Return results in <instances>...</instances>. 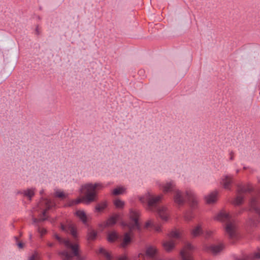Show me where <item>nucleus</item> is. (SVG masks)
Masks as SVG:
<instances>
[{
	"mask_svg": "<svg viewBox=\"0 0 260 260\" xmlns=\"http://www.w3.org/2000/svg\"><path fill=\"white\" fill-rule=\"evenodd\" d=\"M157 184L165 193L174 192V201L178 206H183L185 202L189 203L190 209L185 213V219L187 221H190L194 217V198L192 192L186 191L185 193H184L180 190L176 189L173 181L160 182Z\"/></svg>",
	"mask_w": 260,
	"mask_h": 260,
	"instance_id": "f257e3e1",
	"label": "nucleus"
},
{
	"mask_svg": "<svg viewBox=\"0 0 260 260\" xmlns=\"http://www.w3.org/2000/svg\"><path fill=\"white\" fill-rule=\"evenodd\" d=\"M162 197V194L154 197L150 192H147L144 195L140 197L139 200L142 203L147 206L148 209L156 212L162 220L167 221L169 217L167 208L157 205Z\"/></svg>",
	"mask_w": 260,
	"mask_h": 260,
	"instance_id": "f03ea898",
	"label": "nucleus"
},
{
	"mask_svg": "<svg viewBox=\"0 0 260 260\" xmlns=\"http://www.w3.org/2000/svg\"><path fill=\"white\" fill-rule=\"evenodd\" d=\"M214 219L225 223V231L232 242L238 240L239 236L235 217L227 213L224 210L219 211L215 216Z\"/></svg>",
	"mask_w": 260,
	"mask_h": 260,
	"instance_id": "7ed1b4c3",
	"label": "nucleus"
},
{
	"mask_svg": "<svg viewBox=\"0 0 260 260\" xmlns=\"http://www.w3.org/2000/svg\"><path fill=\"white\" fill-rule=\"evenodd\" d=\"M140 216V211L138 209L131 208L129 211V218L130 222L129 223V231L124 234L123 241L121 243V246L125 247L131 242V236L133 234V231H137L140 233L142 230L141 225L139 222V217Z\"/></svg>",
	"mask_w": 260,
	"mask_h": 260,
	"instance_id": "20e7f679",
	"label": "nucleus"
},
{
	"mask_svg": "<svg viewBox=\"0 0 260 260\" xmlns=\"http://www.w3.org/2000/svg\"><path fill=\"white\" fill-rule=\"evenodd\" d=\"M54 237L60 244H64L67 248L71 249L72 251V253L67 250L60 251L59 255L62 260H73L74 256L76 257L77 260H85L84 256L79 254V245L77 243L73 244L69 239L62 238L57 234H55Z\"/></svg>",
	"mask_w": 260,
	"mask_h": 260,
	"instance_id": "39448f33",
	"label": "nucleus"
},
{
	"mask_svg": "<svg viewBox=\"0 0 260 260\" xmlns=\"http://www.w3.org/2000/svg\"><path fill=\"white\" fill-rule=\"evenodd\" d=\"M104 187V184L101 182L87 183L81 186L80 191L85 193L83 200L86 203H89L95 200L97 191L102 190Z\"/></svg>",
	"mask_w": 260,
	"mask_h": 260,
	"instance_id": "423d86ee",
	"label": "nucleus"
},
{
	"mask_svg": "<svg viewBox=\"0 0 260 260\" xmlns=\"http://www.w3.org/2000/svg\"><path fill=\"white\" fill-rule=\"evenodd\" d=\"M253 188L250 184L246 185H239L238 186L237 195L233 201V204L235 205H240L243 202V194L246 192L252 191Z\"/></svg>",
	"mask_w": 260,
	"mask_h": 260,
	"instance_id": "0eeeda50",
	"label": "nucleus"
},
{
	"mask_svg": "<svg viewBox=\"0 0 260 260\" xmlns=\"http://www.w3.org/2000/svg\"><path fill=\"white\" fill-rule=\"evenodd\" d=\"M193 246L189 243L185 244L183 248L180 251V256L182 260H193Z\"/></svg>",
	"mask_w": 260,
	"mask_h": 260,
	"instance_id": "6e6552de",
	"label": "nucleus"
},
{
	"mask_svg": "<svg viewBox=\"0 0 260 260\" xmlns=\"http://www.w3.org/2000/svg\"><path fill=\"white\" fill-rule=\"evenodd\" d=\"M259 201L258 197H253L249 202V210L254 211L260 216Z\"/></svg>",
	"mask_w": 260,
	"mask_h": 260,
	"instance_id": "1a4fd4ad",
	"label": "nucleus"
},
{
	"mask_svg": "<svg viewBox=\"0 0 260 260\" xmlns=\"http://www.w3.org/2000/svg\"><path fill=\"white\" fill-rule=\"evenodd\" d=\"M42 204L45 205L46 209L42 212V217L41 220H44L46 219V212L47 211L55 206V203L50 199L42 198Z\"/></svg>",
	"mask_w": 260,
	"mask_h": 260,
	"instance_id": "9d476101",
	"label": "nucleus"
},
{
	"mask_svg": "<svg viewBox=\"0 0 260 260\" xmlns=\"http://www.w3.org/2000/svg\"><path fill=\"white\" fill-rule=\"evenodd\" d=\"M233 177L231 175H224L222 176L220 182L223 185L224 188L226 189H231V185L233 182Z\"/></svg>",
	"mask_w": 260,
	"mask_h": 260,
	"instance_id": "9b49d317",
	"label": "nucleus"
},
{
	"mask_svg": "<svg viewBox=\"0 0 260 260\" xmlns=\"http://www.w3.org/2000/svg\"><path fill=\"white\" fill-rule=\"evenodd\" d=\"M218 192L217 190L211 192L205 197V200L207 204H211L215 203L218 199Z\"/></svg>",
	"mask_w": 260,
	"mask_h": 260,
	"instance_id": "f8f14e48",
	"label": "nucleus"
},
{
	"mask_svg": "<svg viewBox=\"0 0 260 260\" xmlns=\"http://www.w3.org/2000/svg\"><path fill=\"white\" fill-rule=\"evenodd\" d=\"M35 193V188H30L19 191L18 193L22 194L24 197L27 198L29 201H31L32 198L34 196Z\"/></svg>",
	"mask_w": 260,
	"mask_h": 260,
	"instance_id": "ddd939ff",
	"label": "nucleus"
},
{
	"mask_svg": "<svg viewBox=\"0 0 260 260\" xmlns=\"http://www.w3.org/2000/svg\"><path fill=\"white\" fill-rule=\"evenodd\" d=\"M120 218L119 214L116 213L109 217V218L104 222V226H111L115 224L117 220Z\"/></svg>",
	"mask_w": 260,
	"mask_h": 260,
	"instance_id": "4468645a",
	"label": "nucleus"
},
{
	"mask_svg": "<svg viewBox=\"0 0 260 260\" xmlns=\"http://www.w3.org/2000/svg\"><path fill=\"white\" fill-rule=\"evenodd\" d=\"M157 252V249L155 247L149 246L146 248V255L152 258V260H159V259L155 257Z\"/></svg>",
	"mask_w": 260,
	"mask_h": 260,
	"instance_id": "2eb2a0df",
	"label": "nucleus"
},
{
	"mask_svg": "<svg viewBox=\"0 0 260 260\" xmlns=\"http://www.w3.org/2000/svg\"><path fill=\"white\" fill-rule=\"evenodd\" d=\"M224 248V245L222 243L217 244H212L208 247V250L213 254H217L221 251Z\"/></svg>",
	"mask_w": 260,
	"mask_h": 260,
	"instance_id": "dca6fc26",
	"label": "nucleus"
},
{
	"mask_svg": "<svg viewBox=\"0 0 260 260\" xmlns=\"http://www.w3.org/2000/svg\"><path fill=\"white\" fill-rule=\"evenodd\" d=\"M146 228H151L152 230H155L156 232H159L161 231V225L159 224L155 223L152 220L147 221L145 225Z\"/></svg>",
	"mask_w": 260,
	"mask_h": 260,
	"instance_id": "f3484780",
	"label": "nucleus"
},
{
	"mask_svg": "<svg viewBox=\"0 0 260 260\" xmlns=\"http://www.w3.org/2000/svg\"><path fill=\"white\" fill-rule=\"evenodd\" d=\"M175 241L172 239L165 241L163 243V246L168 252L171 251L175 247Z\"/></svg>",
	"mask_w": 260,
	"mask_h": 260,
	"instance_id": "a211bd4d",
	"label": "nucleus"
},
{
	"mask_svg": "<svg viewBox=\"0 0 260 260\" xmlns=\"http://www.w3.org/2000/svg\"><path fill=\"white\" fill-rule=\"evenodd\" d=\"M260 259V251L255 252L252 255L242 256L241 257L237 258L236 260H255Z\"/></svg>",
	"mask_w": 260,
	"mask_h": 260,
	"instance_id": "6ab92c4d",
	"label": "nucleus"
},
{
	"mask_svg": "<svg viewBox=\"0 0 260 260\" xmlns=\"http://www.w3.org/2000/svg\"><path fill=\"white\" fill-rule=\"evenodd\" d=\"M75 215L80 219V220L84 224L87 223V216L85 212L83 210H77L75 213Z\"/></svg>",
	"mask_w": 260,
	"mask_h": 260,
	"instance_id": "aec40b11",
	"label": "nucleus"
},
{
	"mask_svg": "<svg viewBox=\"0 0 260 260\" xmlns=\"http://www.w3.org/2000/svg\"><path fill=\"white\" fill-rule=\"evenodd\" d=\"M126 188L122 186H117L116 188H114L112 191V193L114 196H118L120 194H124L126 192Z\"/></svg>",
	"mask_w": 260,
	"mask_h": 260,
	"instance_id": "412c9836",
	"label": "nucleus"
},
{
	"mask_svg": "<svg viewBox=\"0 0 260 260\" xmlns=\"http://www.w3.org/2000/svg\"><path fill=\"white\" fill-rule=\"evenodd\" d=\"M113 204L115 207L118 209H122L125 206V202L119 199H115L113 201Z\"/></svg>",
	"mask_w": 260,
	"mask_h": 260,
	"instance_id": "4be33fe9",
	"label": "nucleus"
},
{
	"mask_svg": "<svg viewBox=\"0 0 260 260\" xmlns=\"http://www.w3.org/2000/svg\"><path fill=\"white\" fill-rule=\"evenodd\" d=\"M108 203L106 201H103L98 204L95 207V210L97 212H102L107 208Z\"/></svg>",
	"mask_w": 260,
	"mask_h": 260,
	"instance_id": "5701e85b",
	"label": "nucleus"
},
{
	"mask_svg": "<svg viewBox=\"0 0 260 260\" xmlns=\"http://www.w3.org/2000/svg\"><path fill=\"white\" fill-rule=\"evenodd\" d=\"M118 238V235L115 232H112L108 235V241L110 242H113Z\"/></svg>",
	"mask_w": 260,
	"mask_h": 260,
	"instance_id": "b1692460",
	"label": "nucleus"
},
{
	"mask_svg": "<svg viewBox=\"0 0 260 260\" xmlns=\"http://www.w3.org/2000/svg\"><path fill=\"white\" fill-rule=\"evenodd\" d=\"M88 240H93L97 236V233L93 230H89L87 234Z\"/></svg>",
	"mask_w": 260,
	"mask_h": 260,
	"instance_id": "393cba45",
	"label": "nucleus"
},
{
	"mask_svg": "<svg viewBox=\"0 0 260 260\" xmlns=\"http://www.w3.org/2000/svg\"><path fill=\"white\" fill-rule=\"evenodd\" d=\"M169 236L170 238H175L177 239H180L181 238V235L180 233L176 230L171 231L169 233Z\"/></svg>",
	"mask_w": 260,
	"mask_h": 260,
	"instance_id": "a878e982",
	"label": "nucleus"
},
{
	"mask_svg": "<svg viewBox=\"0 0 260 260\" xmlns=\"http://www.w3.org/2000/svg\"><path fill=\"white\" fill-rule=\"evenodd\" d=\"M99 253L102 254L105 256L107 260H111V257L110 253L104 248H100Z\"/></svg>",
	"mask_w": 260,
	"mask_h": 260,
	"instance_id": "bb28decb",
	"label": "nucleus"
},
{
	"mask_svg": "<svg viewBox=\"0 0 260 260\" xmlns=\"http://www.w3.org/2000/svg\"><path fill=\"white\" fill-rule=\"evenodd\" d=\"M69 232L75 239H76L78 238L77 231L74 226H70L69 228Z\"/></svg>",
	"mask_w": 260,
	"mask_h": 260,
	"instance_id": "cd10ccee",
	"label": "nucleus"
},
{
	"mask_svg": "<svg viewBox=\"0 0 260 260\" xmlns=\"http://www.w3.org/2000/svg\"><path fill=\"white\" fill-rule=\"evenodd\" d=\"M247 224L251 227H256L258 224V221L254 218H250L248 221Z\"/></svg>",
	"mask_w": 260,
	"mask_h": 260,
	"instance_id": "c85d7f7f",
	"label": "nucleus"
},
{
	"mask_svg": "<svg viewBox=\"0 0 260 260\" xmlns=\"http://www.w3.org/2000/svg\"><path fill=\"white\" fill-rule=\"evenodd\" d=\"M28 260H41L38 253L35 251L30 256Z\"/></svg>",
	"mask_w": 260,
	"mask_h": 260,
	"instance_id": "c756f323",
	"label": "nucleus"
},
{
	"mask_svg": "<svg viewBox=\"0 0 260 260\" xmlns=\"http://www.w3.org/2000/svg\"><path fill=\"white\" fill-rule=\"evenodd\" d=\"M14 238L16 242V245L19 247L20 249H22L24 247V244L21 242L18 241V238L17 236H14Z\"/></svg>",
	"mask_w": 260,
	"mask_h": 260,
	"instance_id": "7c9ffc66",
	"label": "nucleus"
},
{
	"mask_svg": "<svg viewBox=\"0 0 260 260\" xmlns=\"http://www.w3.org/2000/svg\"><path fill=\"white\" fill-rule=\"evenodd\" d=\"M55 197L59 198H64L66 197V195L62 191H56L55 192Z\"/></svg>",
	"mask_w": 260,
	"mask_h": 260,
	"instance_id": "2f4dec72",
	"label": "nucleus"
},
{
	"mask_svg": "<svg viewBox=\"0 0 260 260\" xmlns=\"http://www.w3.org/2000/svg\"><path fill=\"white\" fill-rule=\"evenodd\" d=\"M196 236L203 233V230L201 226L200 225H196Z\"/></svg>",
	"mask_w": 260,
	"mask_h": 260,
	"instance_id": "473e14b6",
	"label": "nucleus"
},
{
	"mask_svg": "<svg viewBox=\"0 0 260 260\" xmlns=\"http://www.w3.org/2000/svg\"><path fill=\"white\" fill-rule=\"evenodd\" d=\"M82 202L81 199H77L76 200H73L71 201V202L70 204V206H72L74 205H76Z\"/></svg>",
	"mask_w": 260,
	"mask_h": 260,
	"instance_id": "72a5a7b5",
	"label": "nucleus"
},
{
	"mask_svg": "<svg viewBox=\"0 0 260 260\" xmlns=\"http://www.w3.org/2000/svg\"><path fill=\"white\" fill-rule=\"evenodd\" d=\"M38 232L41 234V235H43L45 234L47 232L46 230L45 229L41 228L39 227L38 229Z\"/></svg>",
	"mask_w": 260,
	"mask_h": 260,
	"instance_id": "f704fd0d",
	"label": "nucleus"
},
{
	"mask_svg": "<svg viewBox=\"0 0 260 260\" xmlns=\"http://www.w3.org/2000/svg\"><path fill=\"white\" fill-rule=\"evenodd\" d=\"M212 234V232L211 231H206L205 236L206 238H209L211 236Z\"/></svg>",
	"mask_w": 260,
	"mask_h": 260,
	"instance_id": "c9c22d12",
	"label": "nucleus"
},
{
	"mask_svg": "<svg viewBox=\"0 0 260 260\" xmlns=\"http://www.w3.org/2000/svg\"><path fill=\"white\" fill-rule=\"evenodd\" d=\"M47 245L48 246H49L50 247H52L54 246V243L52 242H48L47 243Z\"/></svg>",
	"mask_w": 260,
	"mask_h": 260,
	"instance_id": "e433bc0d",
	"label": "nucleus"
},
{
	"mask_svg": "<svg viewBox=\"0 0 260 260\" xmlns=\"http://www.w3.org/2000/svg\"><path fill=\"white\" fill-rule=\"evenodd\" d=\"M118 260H127V258L126 256H123L120 257Z\"/></svg>",
	"mask_w": 260,
	"mask_h": 260,
	"instance_id": "4c0bfd02",
	"label": "nucleus"
},
{
	"mask_svg": "<svg viewBox=\"0 0 260 260\" xmlns=\"http://www.w3.org/2000/svg\"><path fill=\"white\" fill-rule=\"evenodd\" d=\"M230 159L233 160L234 159V153L233 152H231L230 153Z\"/></svg>",
	"mask_w": 260,
	"mask_h": 260,
	"instance_id": "58836bf2",
	"label": "nucleus"
},
{
	"mask_svg": "<svg viewBox=\"0 0 260 260\" xmlns=\"http://www.w3.org/2000/svg\"><path fill=\"white\" fill-rule=\"evenodd\" d=\"M36 32L37 35H39L40 34V31L39 30L38 26H37L36 28Z\"/></svg>",
	"mask_w": 260,
	"mask_h": 260,
	"instance_id": "ea45409f",
	"label": "nucleus"
},
{
	"mask_svg": "<svg viewBox=\"0 0 260 260\" xmlns=\"http://www.w3.org/2000/svg\"><path fill=\"white\" fill-rule=\"evenodd\" d=\"M191 234L193 236H195V229H193L191 231Z\"/></svg>",
	"mask_w": 260,
	"mask_h": 260,
	"instance_id": "a19ab883",
	"label": "nucleus"
},
{
	"mask_svg": "<svg viewBox=\"0 0 260 260\" xmlns=\"http://www.w3.org/2000/svg\"><path fill=\"white\" fill-rule=\"evenodd\" d=\"M44 192V189H42L40 191V194L41 195H42Z\"/></svg>",
	"mask_w": 260,
	"mask_h": 260,
	"instance_id": "79ce46f5",
	"label": "nucleus"
},
{
	"mask_svg": "<svg viewBox=\"0 0 260 260\" xmlns=\"http://www.w3.org/2000/svg\"><path fill=\"white\" fill-rule=\"evenodd\" d=\"M37 220H38V219L37 218H33L34 222H37Z\"/></svg>",
	"mask_w": 260,
	"mask_h": 260,
	"instance_id": "37998d69",
	"label": "nucleus"
},
{
	"mask_svg": "<svg viewBox=\"0 0 260 260\" xmlns=\"http://www.w3.org/2000/svg\"><path fill=\"white\" fill-rule=\"evenodd\" d=\"M143 72V70H140L139 71V73H142Z\"/></svg>",
	"mask_w": 260,
	"mask_h": 260,
	"instance_id": "c03bdc74",
	"label": "nucleus"
},
{
	"mask_svg": "<svg viewBox=\"0 0 260 260\" xmlns=\"http://www.w3.org/2000/svg\"><path fill=\"white\" fill-rule=\"evenodd\" d=\"M159 260H174L173 259H159Z\"/></svg>",
	"mask_w": 260,
	"mask_h": 260,
	"instance_id": "a18cd8bd",
	"label": "nucleus"
},
{
	"mask_svg": "<svg viewBox=\"0 0 260 260\" xmlns=\"http://www.w3.org/2000/svg\"><path fill=\"white\" fill-rule=\"evenodd\" d=\"M110 184H111V183H110V182H109V183L106 185V186H108V185H110Z\"/></svg>",
	"mask_w": 260,
	"mask_h": 260,
	"instance_id": "49530a36",
	"label": "nucleus"
},
{
	"mask_svg": "<svg viewBox=\"0 0 260 260\" xmlns=\"http://www.w3.org/2000/svg\"><path fill=\"white\" fill-rule=\"evenodd\" d=\"M31 237H32L31 234H30V235H29V238H31Z\"/></svg>",
	"mask_w": 260,
	"mask_h": 260,
	"instance_id": "de8ad7c7",
	"label": "nucleus"
},
{
	"mask_svg": "<svg viewBox=\"0 0 260 260\" xmlns=\"http://www.w3.org/2000/svg\"><path fill=\"white\" fill-rule=\"evenodd\" d=\"M239 170H237L236 171V173H238L239 172Z\"/></svg>",
	"mask_w": 260,
	"mask_h": 260,
	"instance_id": "09e8293b",
	"label": "nucleus"
},
{
	"mask_svg": "<svg viewBox=\"0 0 260 260\" xmlns=\"http://www.w3.org/2000/svg\"><path fill=\"white\" fill-rule=\"evenodd\" d=\"M258 194H260V191H258Z\"/></svg>",
	"mask_w": 260,
	"mask_h": 260,
	"instance_id": "8fccbe9b",
	"label": "nucleus"
}]
</instances>
